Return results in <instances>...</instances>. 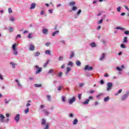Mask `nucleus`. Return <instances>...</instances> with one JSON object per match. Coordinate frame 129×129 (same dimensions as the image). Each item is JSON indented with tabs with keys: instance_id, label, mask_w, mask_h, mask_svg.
Returning a JSON list of instances; mask_svg holds the SVG:
<instances>
[{
	"instance_id": "nucleus-6",
	"label": "nucleus",
	"mask_w": 129,
	"mask_h": 129,
	"mask_svg": "<svg viewBox=\"0 0 129 129\" xmlns=\"http://www.w3.org/2000/svg\"><path fill=\"white\" fill-rule=\"evenodd\" d=\"M129 95V92H128L126 94L122 96V98L121 99V100H125V99L127 98V95Z\"/></svg>"
},
{
	"instance_id": "nucleus-35",
	"label": "nucleus",
	"mask_w": 129,
	"mask_h": 129,
	"mask_svg": "<svg viewBox=\"0 0 129 129\" xmlns=\"http://www.w3.org/2000/svg\"><path fill=\"white\" fill-rule=\"evenodd\" d=\"M8 12H9V14H12V13H13V10H12L11 8L8 9Z\"/></svg>"
},
{
	"instance_id": "nucleus-64",
	"label": "nucleus",
	"mask_w": 129,
	"mask_h": 129,
	"mask_svg": "<svg viewBox=\"0 0 129 129\" xmlns=\"http://www.w3.org/2000/svg\"><path fill=\"white\" fill-rule=\"evenodd\" d=\"M89 93L91 94L94 93V90H91L89 92Z\"/></svg>"
},
{
	"instance_id": "nucleus-60",
	"label": "nucleus",
	"mask_w": 129,
	"mask_h": 129,
	"mask_svg": "<svg viewBox=\"0 0 129 129\" xmlns=\"http://www.w3.org/2000/svg\"><path fill=\"white\" fill-rule=\"evenodd\" d=\"M125 9L127 10V11H129L128 7H127L126 6H124Z\"/></svg>"
},
{
	"instance_id": "nucleus-50",
	"label": "nucleus",
	"mask_w": 129,
	"mask_h": 129,
	"mask_svg": "<svg viewBox=\"0 0 129 129\" xmlns=\"http://www.w3.org/2000/svg\"><path fill=\"white\" fill-rule=\"evenodd\" d=\"M58 77H62V72H59V73L58 74Z\"/></svg>"
},
{
	"instance_id": "nucleus-27",
	"label": "nucleus",
	"mask_w": 129,
	"mask_h": 129,
	"mask_svg": "<svg viewBox=\"0 0 129 129\" xmlns=\"http://www.w3.org/2000/svg\"><path fill=\"white\" fill-rule=\"evenodd\" d=\"M34 86L35 87H42V84H34Z\"/></svg>"
},
{
	"instance_id": "nucleus-57",
	"label": "nucleus",
	"mask_w": 129,
	"mask_h": 129,
	"mask_svg": "<svg viewBox=\"0 0 129 129\" xmlns=\"http://www.w3.org/2000/svg\"><path fill=\"white\" fill-rule=\"evenodd\" d=\"M81 94H78V98L79 100L81 99Z\"/></svg>"
},
{
	"instance_id": "nucleus-4",
	"label": "nucleus",
	"mask_w": 129,
	"mask_h": 129,
	"mask_svg": "<svg viewBox=\"0 0 129 129\" xmlns=\"http://www.w3.org/2000/svg\"><path fill=\"white\" fill-rule=\"evenodd\" d=\"M93 70V68L92 67H90L88 65L86 66L85 68V71H91Z\"/></svg>"
},
{
	"instance_id": "nucleus-40",
	"label": "nucleus",
	"mask_w": 129,
	"mask_h": 129,
	"mask_svg": "<svg viewBox=\"0 0 129 129\" xmlns=\"http://www.w3.org/2000/svg\"><path fill=\"white\" fill-rule=\"evenodd\" d=\"M120 47H121V48H122L123 49H124L126 48L125 45H124V44H121L120 45Z\"/></svg>"
},
{
	"instance_id": "nucleus-32",
	"label": "nucleus",
	"mask_w": 129,
	"mask_h": 129,
	"mask_svg": "<svg viewBox=\"0 0 129 129\" xmlns=\"http://www.w3.org/2000/svg\"><path fill=\"white\" fill-rule=\"evenodd\" d=\"M116 30H121L122 31H123V30H124V29H123L121 27H116Z\"/></svg>"
},
{
	"instance_id": "nucleus-24",
	"label": "nucleus",
	"mask_w": 129,
	"mask_h": 129,
	"mask_svg": "<svg viewBox=\"0 0 129 129\" xmlns=\"http://www.w3.org/2000/svg\"><path fill=\"white\" fill-rule=\"evenodd\" d=\"M90 46L92 48H94V47H96V44H95V43L92 42V43L90 44Z\"/></svg>"
},
{
	"instance_id": "nucleus-18",
	"label": "nucleus",
	"mask_w": 129,
	"mask_h": 129,
	"mask_svg": "<svg viewBox=\"0 0 129 129\" xmlns=\"http://www.w3.org/2000/svg\"><path fill=\"white\" fill-rule=\"evenodd\" d=\"M40 52H36L34 53V55L35 56V57H38L39 56H40Z\"/></svg>"
},
{
	"instance_id": "nucleus-41",
	"label": "nucleus",
	"mask_w": 129,
	"mask_h": 129,
	"mask_svg": "<svg viewBox=\"0 0 129 129\" xmlns=\"http://www.w3.org/2000/svg\"><path fill=\"white\" fill-rule=\"evenodd\" d=\"M68 65L69 66H73V62H72V61H70V62H69V63L68 64Z\"/></svg>"
},
{
	"instance_id": "nucleus-59",
	"label": "nucleus",
	"mask_w": 129,
	"mask_h": 129,
	"mask_svg": "<svg viewBox=\"0 0 129 129\" xmlns=\"http://www.w3.org/2000/svg\"><path fill=\"white\" fill-rule=\"evenodd\" d=\"M80 87H82V86H84V84L83 83H81L79 84Z\"/></svg>"
},
{
	"instance_id": "nucleus-31",
	"label": "nucleus",
	"mask_w": 129,
	"mask_h": 129,
	"mask_svg": "<svg viewBox=\"0 0 129 129\" xmlns=\"http://www.w3.org/2000/svg\"><path fill=\"white\" fill-rule=\"evenodd\" d=\"M46 97H47V100H48V101H50L51 100V96L47 95L46 96Z\"/></svg>"
},
{
	"instance_id": "nucleus-37",
	"label": "nucleus",
	"mask_w": 129,
	"mask_h": 129,
	"mask_svg": "<svg viewBox=\"0 0 129 129\" xmlns=\"http://www.w3.org/2000/svg\"><path fill=\"white\" fill-rule=\"evenodd\" d=\"M103 13H104V12L100 11L99 12V14L97 15V16H101V15H102V14H103Z\"/></svg>"
},
{
	"instance_id": "nucleus-49",
	"label": "nucleus",
	"mask_w": 129,
	"mask_h": 129,
	"mask_svg": "<svg viewBox=\"0 0 129 129\" xmlns=\"http://www.w3.org/2000/svg\"><path fill=\"white\" fill-rule=\"evenodd\" d=\"M102 22H103V19H102L98 22V24H102Z\"/></svg>"
},
{
	"instance_id": "nucleus-56",
	"label": "nucleus",
	"mask_w": 129,
	"mask_h": 129,
	"mask_svg": "<svg viewBox=\"0 0 129 129\" xmlns=\"http://www.w3.org/2000/svg\"><path fill=\"white\" fill-rule=\"evenodd\" d=\"M44 129H49V124H46L45 127Z\"/></svg>"
},
{
	"instance_id": "nucleus-42",
	"label": "nucleus",
	"mask_w": 129,
	"mask_h": 129,
	"mask_svg": "<svg viewBox=\"0 0 129 129\" xmlns=\"http://www.w3.org/2000/svg\"><path fill=\"white\" fill-rule=\"evenodd\" d=\"M116 70H118V71H121L122 70L120 68H119V67H117Z\"/></svg>"
},
{
	"instance_id": "nucleus-14",
	"label": "nucleus",
	"mask_w": 129,
	"mask_h": 129,
	"mask_svg": "<svg viewBox=\"0 0 129 129\" xmlns=\"http://www.w3.org/2000/svg\"><path fill=\"white\" fill-rule=\"evenodd\" d=\"M127 42H128V41H127V37H124L123 38V40L122 43H127Z\"/></svg>"
},
{
	"instance_id": "nucleus-51",
	"label": "nucleus",
	"mask_w": 129,
	"mask_h": 129,
	"mask_svg": "<svg viewBox=\"0 0 129 129\" xmlns=\"http://www.w3.org/2000/svg\"><path fill=\"white\" fill-rule=\"evenodd\" d=\"M58 60L59 61H62L63 60V56H59Z\"/></svg>"
},
{
	"instance_id": "nucleus-34",
	"label": "nucleus",
	"mask_w": 129,
	"mask_h": 129,
	"mask_svg": "<svg viewBox=\"0 0 129 129\" xmlns=\"http://www.w3.org/2000/svg\"><path fill=\"white\" fill-rule=\"evenodd\" d=\"M30 111V108H27V109L25 110V113H28Z\"/></svg>"
},
{
	"instance_id": "nucleus-5",
	"label": "nucleus",
	"mask_w": 129,
	"mask_h": 129,
	"mask_svg": "<svg viewBox=\"0 0 129 129\" xmlns=\"http://www.w3.org/2000/svg\"><path fill=\"white\" fill-rule=\"evenodd\" d=\"M76 100V99L75 98V97H73V98L69 100V102L70 104H72L73 102H75Z\"/></svg>"
},
{
	"instance_id": "nucleus-20",
	"label": "nucleus",
	"mask_w": 129,
	"mask_h": 129,
	"mask_svg": "<svg viewBox=\"0 0 129 129\" xmlns=\"http://www.w3.org/2000/svg\"><path fill=\"white\" fill-rule=\"evenodd\" d=\"M10 64L12 65V68H16V65H17V64L14 63L13 62H11Z\"/></svg>"
},
{
	"instance_id": "nucleus-15",
	"label": "nucleus",
	"mask_w": 129,
	"mask_h": 129,
	"mask_svg": "<svg viewBox=\"0 0 129 129\" xmlns=\"http://www.w3.org/2000/svg\"><path fill=\"white\" fill-rule=\"evenodd\" d=\"M35 8H36V4L35 3L31 4L30 10H33V9H35Z\"/></svg>"
},
{
	"instance_id": "nucleus-54",
	"label": "nucleus",
	"mask_w": 129,
	"mask_h": 129,
	"mask_svg": "<svg viewBox=\"0 0 129 129\" xmlns=\"http://www.w3.org/2000/svg\"><path fill=\"white\" fill-rule=\"evenodd\" d=\"M81 13V9H80L77 13V15H80Z\"/></svg>"
},
{
	"instance_id": "nucleus-44",
	"label": "nucleus",
	"mask_w": 129,
	"mask_h": 129,
	"mask_svg": "<svg viewBox=\"0 0 129 129\" xmlns=\"http://www.w3.org/2000/svg\"><path fill=\"white\" fill-rule=\"evenodd\" d=\"M28 38H29V39H32V33H29L28 36Z\"/></svg>"
},
{
	"instance_id": "nucleus-38",
	"label": "nucleus",
	"mask_w": 129,
	"mask_h": 129,
	"mask_svg": "<svg viewBox=\"0 0 129 129\" xmlns=\"http://www.w3.org/2000/svg\"><path fill=\"white\" fill-rule=\"evenodd\" d=\"M53 71H54V70H53V69H50V70H49L48 74H51V73H52V72H53Z\"/></svg>"
},
{
	"instance_id": "nucleus-53",
	"label": "nucleus",
	"mask_w": 129,
	"mask_h": 129,
	"mask_svg": "<svg viewBox=\"0 0 129 129\" xmlns=\"http://www.w3.org/2000/svg\"><path fill=\"white\" fill-rule=\"evenodd\" d=\"M44 14H45V11L43 10L41 11V12H40V15H43Z\"/></svg>"
},
{
	"instance_id": "nucleus-26",
	"label": "nucleus",
	"mask_w": 129,
	"mask_h": 129,
	"mask_svg": "<svg viewBox=\"0 0 129 129\" xmlns=\"http://www.w3.org/2000/svg\"><path fill=\"white\" fill-rule=\"evenodd\" d=\"M45 53L47 55L48 54L49 55H51V51H50V50H46Z\"/></svg>"
},
{
	"instance_id": "nucleus-58",
	"label": "nucleus",
	"mask_w": 129,
	"mask_h": 129,
	"mask_svg": "<svg viewBox=\"0 0 129 129\" xmlns=\"http://www.w3.org/2000/svg\"><path fill=\"white\" fill-rule=\"evenodd\" d=\"M21 37V35H20V34H18V35H17V36H16V39H18V38H20Z\"/></svg>"
},
{
	"instance_id": "nucleus-1",
	"label": "nucleus",
	"mask_w": 129,
	"mask_h": 129,
	"mask_svg": "<svg viewBox=\"0 0 129 129\" xmlns=\"http://www.w3.org/2000/svg\"><path fill=\"white\" fill-rule=\"evenodd\" d=\"M106 85L107 86V91H110V90H111V89H112V87L113 86L112 83H107Z\"/></svg>"
},
{
	"instance_id": "nucleus-9",
	"label": "nucleus",
	"mask_w": 129,
	"mask_h": 129,
	"mask_svg": "<svg viewBox=\"0 0 129 129\" xmlns=\"http://www.w3.org/2000/svg\"><path fill=\"white\" fill-rule=\"evenodd\" d=\"M104 58H105V53H102L101 56V57L100 58V61H102V60H103Z\"/></svg>"
},
{
	"instance_id": "nucleus-30",
	"label": "nucleus",
	"mask_w": 129,
	"mask_h": 129,
	"mask_svg": "<svg viewBox=\"0 0 129 129\" xmlns=\"http://www.w3.org/2000/svg\"><path fill=\"white\" fill-rule=\"evenodd\" d=\"M77 122H78V120H77V119H75L73 121V124H77Z\"/></svg>"
},
{
	"instance_id": "nucleus-33",
	"label": "nucleus",
	"mask_w": 129,
	"mask_h": 129,
	"mask_svg": "<svg viewBox=\"0 0 129 129\" xmlns=\"http://www.w3.org/2000/svg\"><path fill=\"white\" fill-rule=\"evenodd\" d=\"M5 101L6 104H8L11 101V99H9L8 100L7 99H5Z\"/></svg>"
},
{
	"instance_id": "nucleus-61",
	"label": "nucleus",
	"mask_w": 129,
	"mask_h": 129,
	"mask_svg": "<svg viewBox=\"0 0 129 129\" xmlns=\"http://www.w3.org/2000/svg\"><path fill=\"white\" fill-rule=\"evenodd\" d=\"M100 83L101 84H104V82L103 81V80H101Z\"/></svg>"
},
{
	"instance_id": "nucleus-11",
	"label": "nucleus",
	"mask_w": 129,
	"mask_h": 129,
	"mask_svg": "<svg viewBox=\"0 0 129 129\" xmlns=\"http://www.w3.org/2000/svg\"><path fill=\"white\" fill-rule=\"evenodd\" d=\"M89 99H87L85 102H83V104H84V105H87L89 103Z\"/></svg>"
},
{
	"instance_id": "nucleus-13",
	"label": "nucleus",
	"mask_w": 129,
	"mask_h": 129,
	"mask_svg": "<svg viewBox=\"0 0 129 129\" xmlns=\"http://www.w3.org/2000/svg\"><path fill=\"white\" fill-rule=\"evenodd\" d=\"M49 62H50V59H47L46 62L44 63V64L43 66L44 68H46V67H47V65H48V64H49Z\"/></svg>"
},
{
	"instance_id": "nucleus-21",
	"label": "nucleus",
	"mask_w": 129,
	"mask_h": 129,
	"mask_svg": "<svg viewBox=\"0 0 129 129\" xmlns=\"http://www.w3.org/2000/svg\"><path fill=\"white\" fill-rule=\"evenodd\" d=\"M41 124L44 125L46 124V120L45 119H42L41 121Z\"/></svg>"
},
{
	"instance_id": "nucleus-3",
	"label": "nucleus",
	"mask_w": 129,
	"mask_h": 129,
	"mask_svg": "<svg viewBox=\"0 0 129 129\" xmlns=\"http://www.w3.org/2000/svg\"><path fill=\"white\" fill-rule=\"evenodd\" d=\"M35 68L37 69L35 72L36 74H40V73L42 72V68H39L38 66H36Z\"/></svg>"
},
{
	"instance_id": "nucleus-45",
	"label": "nucleus",
	"mask_w": 129,
	"mask_h": 129,
	"mask_svg": "<svg viewBox=\"0 0 129 129\" xmlns=\"http://www.w3.org/2000/svg\"><path fill=\"white\" fill-rule=\"evenodd\" d=\"M67 71L68 72H70V71H71V68H70L69 67L67 68Z\"/></svg>"
},
{
	"instance_id": "nucleus-23",
	"label": "nucleus",
	"mask_w": 129,
	"mask_h": 129,
	"mask_svg": "<svg viewBox=\"0 0 129 129\" xmlns=\"http://www.w3.org/2000/svg\"><path fill=\"white\" fill-rule=\"evenodd\" d=\"M76 65L77 66H81V62L79 60H77L76 61Z\"/></svg>"
},
{
	"instance_id": "nucleus-2",
	"label": "nucleus",
	"mask_w": 129,
	"mask_h": 129,
	"mask_svg": "<svg viewBox=\"0 0 129 129\" xmlns=\"http://www.w3.org/2000/svg\"><path fill=\"white\" fill-rule=\"evenodd\" d=\"M17 47V44L15 43L13 45L12 48L13 49V50L14 51L13 53V55H18V51H17V48H16Z\"/></svg>"
},
{
	"instance_id": "nucleus-55",
	"label": "nucleus",
	"mask_w": 129,
	"mask_h": 129,
	"mask_svg": "<svg viewBox=\"0 0 129 129\" xmlns=\"http://www.w3.org/2000/svg\"><path fill=\"white\" fill-rule=\"evenodd\" d=\"M50 42H47L45 44V45L46 46V47H49V46H50Z\"/></svg>"
},
{
	"instance_id": "nucleus-19",
	"label": "nucleus",
	"mask_w": 129,
	"mask_h": 129,
	"mask_svg": "<svg viewBox=\"0 0 129 129\" xmlns=\"http://www.w3.org/2000/svg\"><path fill=\"white\" fill-rule=\"evenodd\" d=\"M42 111L44 112V113H45V114H46V115L50 114V113L48 112V111H47V110L46 109L43 110Z\"/></svg>"
},
{
	"instance_id": "nucleus-39",
	"label": "nucleus",
	"mask_w": 129,
	"mask_h": 129,
	"mask_svg": "<svg viewBox=\"0 0 129 129\" xmlns=\"http://www.w3.org/2000/svg\"><path fill=\"white\" fill-rule=\"evenodd\" d=\"M124 34L125 35H129V31L128 30H126L124 32Z\"/></svg>"
},
{
	"instance_id": "nucleus-7",
	"label": "nucleus",
	"mask_w": 129,
	"mask_h": 129,
	"mask_svg": "<svg viewBox=\"0 0 129 129\" xmlns=\"http://www.w3.org/2000/svg\"><path fill=\"white\" fill-rule=\"evenodd\" d=\"M15 120H16V122H18L20 120V115L19 114H18L16 115V116L14 118Z\"/></svg>"
},
{
	"instance_id": "nucleus-46",
	"label": "nucleus",
	"mask_w": 129,
	"mask_h": 129,
	"mask_svg": "<svg viewBox=\"0 0 129 129\" xmlns=\"http://www.w3.org/2000/svg\"><path fill=\"white\" fill-rule=\"evenodd\" d=\"M10 32H14V28L13 27H10L9 29Z\"/></svg>"
},
{
	"instance_id": "nucleus-36",
	"label": "nucleus",
	"mask_w": 129,
	"mask_h": 129,
	"mask_svg": "<svg viewBox=\"0 0 129 129\" xmlns=\"http://www.w3.org/2000/svg\"><path fill=\"white\" fill-rule=\"evenodd\" d=\"M121 10V7H118L117 8V11L119 13H120Z\"/></svg>"
},
{
	"instance_id": "nucleus-16",
	"label": "nucleus",
	"mask_w": 129,
	"mask_h": 129,
	"mask_svg": "<svg viewBox=\"0 0 129 129\" xmlns=\"http://www.w3.org/2000/svg\"><path fill=\"white\" fill-rule=\"evenodd\" d=\"M69 5L71 7H73L74 6H75V5H76V3H75V2H72L69 3Z\"/></svg>"
},
{
	"instance_id": "nucleus-8",
	"label": "nucleus",
	"mask_w": 129,
	"mask_h": 129,
	"mask_svg": "<svg viewBox=\"0 0 129 129\" xmlns=\"http://www.w3.org/2000/svg\"><path fill=\"white\" fill-rule=\"evenodd\" d=\"M29 49L30 51H34L35 50V46L32 44H30Z\"/></svg>"
},
{
	"instance_id": "nucleus-29",
	"label": "nucleus",
	"mask_w": 129,
	"mask_h": 129,
	"mask_svg": "<svg viewBox=\"0 0 129 129\" xmlns=\"http://www.w3.org/2000/svg\"><path fill=\"white\" fill-rule=\"evenodd\" d=\"M62 101H63V102H65V101H66V97L64 96H63L62 97Z\"/></svg>"
},
{
	"instance_id": "nucleus-63",
	"label": "nucleus",
	"mask_w": 129,
	"mask_h": 129,
	"mask_svg": "<svg viewBox=\"0 0 129 129\" xmlns=\"http://www.w3.org/2000/svg\"><path fill=\"white\" fill-rule=\"evenodd\" d=\"M64 68H65V64H63V65L61 66V69H64Z\"/></svg>"
},
{
	"instance_id": "nucleus-52",
	"label": "nucleus",
	"mask_w": 129,
	"mask_h": 129,
	"mask_svg": "<svg viewBox=\"0 0 129 129\" xmlns=\"http://www.w3.org/2000/svg\"><path fill=\"white\" fill-rule=\"evenodd\" d=\"M101 95H103V94H99V95H98L97 96V98H99V97H100V96H101Z\"/></svg>"
},
{
	"instance_id": "nucleus-10",
	"label": "nucleus",
	"mask_w": 129,
	"mask_h": 129,
	"mask_svg": "<svg viewBox=\"0 0 129 129\" xmlns=\"http://www.w3.org/2000/svg\"><path fill=\"white\" fill-rule=\"evenodd\" d=\"M42 33L43 34H44V35H47V34L48 33V29H43L42 30Z\"/></svg>"
},
{
	"instance_id": "nucleus-25",
	"label": "nucleus",
	"mask_w": 129,
	"mask_h": 129,
	"mask_svg": "<svg viewBox=\"0 0 129 129\" xmlns=\"http://www.w3.org/2000/svg\"><path fill=\"white\" fill-rule=\"evenodd\" d=\"M56 34H59V30H57L55 32H53L52 33V37H54L56 35Z\"/></svg>"
},
{
	"instance_id": "nucleus-62",
	"label": "nucleus",
	"mask_w": 129,
	"mask_h": 129,
	"mask_svg": "<svg viewBox=\"0 0 129 129\" xmlns=\"http://www.w3.org/2000/svg\"><path fill=\"white\" fill-rule=\"evenodd\" d=\"M100 29H101V26H99L97 28V30H100Z\"/></svg>"
},
{
	"instance_id": "nucleus-17",
	"label": "nucleus",
	"mask_w": 129,
	"mask_h": 129,
	"mask_svg": "<svg viewBox=\"0 0 129 129\" xmlns=\"http://www.w3.org/2000/svg\"><path fill=\"white\" fill-rule=\"evenodd\" d=\"M74 57V51H71L70 59H72Z\"/></svg>"
},
{
	"instance_id": "nucleus-48",
	"label": "nucleus",
	"mask_w": 129,
	"mask_h": 129,
	"mask_svg": "<svg viewBox=\"0 0 129 129\" xmlns=\"http://www.w3.org/2000/svg\"><path fill=\"white\" fill-rule=\"evenodd\" d=\"M9 121H10V119L7 118L5 120H4V122H9Z\"/></svg>"
},
{
	"instance_id": "nucleus-47",
	"label": "nucleus",
	"mask_w": 129,
	"mask_h": 129,
	"mask_svg": "<svg viewBox=\"0 0 129 129\" xmlns=\"http://www.w3.org/2000/svg\"><path fill=\"white\" fill-rule=\"evenodd\" d=\"M76 10H77V7H76V6H74L72 8L73 11H76Z\"/></svg>"
},
{
	"instance_id": "nucleus-43",
	"label": "nucleus",
	"mask_w": 129,
	"mask_h": 129,
	"mask_svg": "<svg viewBox=\"0 0 129 129\" xmlns=\"http://www.w3.org/2000/svg\"><path fill=\"white\" fill-rule=\"evenodd\" d=\"M62 88H63V86H60L58 88V91H61V89H62Z\"/></svg>"
},
{
	"instance_id": "nucleus-22",
	"label": "nucleus",
	"mask_w": 129,
	"mask_h": 129,
	"mask_svg": "<svg viewBox=\"0 0 129 129\" xmlns=\"http://www.w3.org/2000/svg\"><path fill=\"white\" fill-rule=\"evenodd\" d=\"M15 81L17 83L18 86H19V87L22 88V85L21 84V83H20V82H19V80L16 79L15 80Z\"/></svg>"
},
{
	"instance_id": "nucleus-12",
	"label": "nucleus",
	"mask_w": 129,
	"mask_h": 129,
	"mask_svg": "<svg viewBox=\"0 0 129 129\" xmlns=\"http://www.w3.org/2000/svg\"><path fill=\"white\" fill-rule=\"evenodd\" d=\"M0 117L1 122H5V121L4 120V118H5V116L3 115H1Z\"/></svg>"
},
{
	"instance_id": "nucleus-28",
	"label": "nucleus",
	"mask_w": 129,
	"mask_h": 129,
	"mask_svg": "<svg viewBox=\"0 0 129 129\" xmlns=\"http://www.w3.org/2000/svg\"><path fill=\"white\" fill-rule=\"evenodd\" d=\"M108 100H109V97H108V96H107V97H106L104 99V101L105 102H106V101H108Z\"/></svg>"
}]
</instances>
